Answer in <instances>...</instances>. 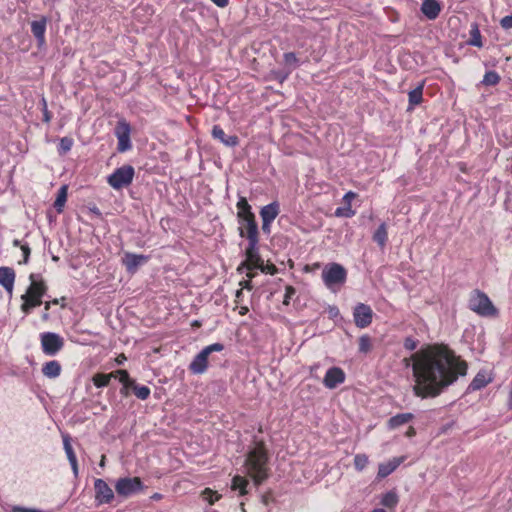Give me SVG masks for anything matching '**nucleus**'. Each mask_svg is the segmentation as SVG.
Masks as SVG:
<instances>
[{"instance_id": "nucleus-1", "label": "nucleus", "mask_w": 512, "mask_h": 512, "mask_svg": "<svg viewBox=\"0 0 512 512\" xmlns=\"http://www.w3.org/2000/svg\"><path fill=\"white\" fill-rule=\"evenodd\" d=\"M412 364L415 385L413 392L417 397L434 398L457 381L459 376L467 374V363L460 360L446 346H429L426 349L405 358L406 367Z\"/></svg>"}, {"instance_id": "nucleus-2", "label": "nucleus", "mask_w": 512, "mask_h": 512, "mask_svg": "<svg viewBox=\"0 0 512 512\" xmlns=\"http://www.w3.org/2000/svg\"><path fill=\"white\" fill-rule=\"evenodd\" d=\"M268 454L263 442H258L246 457L245 467L256 486L261 485L268 478Z\"/></svg>"}, {"instance_id": "nucleus-3", "label": "nucleus", "mask_w": 512, "mask_h": 512, "mask_svg": "<svg viewBox=\"0 0 512 512\" xmlns=\"http://www.w3.org/2000/svg\"><path fill=\"white\" fill-rule=\"evenodd\" d=\"M468 307L481 316H494L497 314V309L489 297L478 289L471 293Z\"/></svg>"}, {"instance_id": "nucleus-4", "label": "nucleus", "mask_w": 512, "mask_h": 512, "mask_svg": "<svg viewBox=\"0 0 512 512\" xmlns=\"http://www.w3.org/2000/svg\"><path fill=\"white\" fill-rule=\"evenodd\" d=\"M322 279L327 288L341 286L347 279L346 269L338 263L327 264L322 271Z\"/></svg>"}, {"instance_id": "nucleus-5", "label": "nucleus", "mask_w": 512, "mask_h": 512, "mask_svg": "<svg viewBox=\"0 0 512 512\" xmlns=\"http://www.w3.org/2000/svg\"><path fill=\"white\" fill-rule=\"evenodd\" d=\"M224 345L221 343H213L203 348L192 360L189 370L193 374H203L208 367V357L213 352H221Z\"/></svg>"}, {"instance_id": "nucleus-6", "label": "nucleus", "mask_w": 512, "mask_h": 512, "mask_svg": "<svg viewBox=\"0 0 512 512\" xmlns=\"http://www.w3.org/2000/svg\"><path fill=\"white\" fill-rule=\"evenodd\" d=\"M135 170L131 165H123L117 168L111 175L108 176V184L115 190L128 187L134 178Z\"/></svg>"}, {"instance_id": "nucleus-7", "label": "nucleus", "mask_w": 512, "mask_h": 512, "mask_svg": "<svg viewBox=\"0 0 512 512\" xmlns=\"http://www.w3.org/2000/svg\"><path fill=\"white\" fill-rule=\"evenodd\" d=\"M144 489V484L139 477L119 478L115 483V491L118 496L128 498Z\"/></svg>"}, {"instance_id": "nucleus-8", "label": "nucleus", "mask_w": 512, "mask_h": 512, "mask_svg": "<svg viewBox=\"0 0 512 512\" xmlns=\"http://www.w3.org/2000/svg\"><path fill=\"white\" fill-rule=\"evenodd\" d=\"M42 351L49 356L56 355L64 346L63 338L57 333L44 332L41 334Z\"/></svg>"}, {"instance_id": "nucleus-9", "label": "nucleus", "mask_w": 512, "mask_h": 512, "mask_svg": "<svg viewBox=\"0 0 512 512\" xmlns=\"http://www.w3.org/2000/svg\"><path fill=\"white\" fill-rule=\"evenodd\" d=\"M239 224V235L241 237H246L248 242H259L258 225L254 214L239 219Z\"/></svg>"}, {"instance_id": "nucleus-10", "label": "nucleus", "mask_w": 512, "mask_h": 512, "mask_svg": "<svg viewBox=\"0 0 512 512\" xmlns=\"http://www.w3.org/2000/svg\"><path fill=\"white\" fill-rule=\"evenodd\" d=\"M130 133V124L125 119L119 120L115 127V136L118 139L117 150L119 152H125L131 149L132 145L130 140Z\"/></svg>"}, {"instance_id": "nucleus-11", "label": "nucleus", "mask_w": 512, "mask_h": 512, "mask_svg": "<svg viewBox=\"0 0 512 512\" xmlns=\"http://www.w3.org/2000/svg\"><path fill=\"white\" fill-rule=\"evenodd\" d=\"M95 501L98 505L110 504L114 499V492L103 479L94 482Z\"/></svg>"}, {"instance_id": "nucleus-12", "label": "nucleus", "mask_w": 512, "mask_h": 512, "mask_svg": "<svg viewBox=\"0 0 512 512\" xmlns=\"http://www.w3.org/2000/svg\"><path fill=\"white\" fill-rule=\"evenodd\" d=\"M355 325L359 328H365L372 322L373 311L370 306L359 303L353 311Z\"/></svg>"}, {"instance_id": "nucleus-13", "label": "nucleus", "mask_w": 512, "mask_h": 512, "mask_svg": "<svg viewBox=\"0 0 512 512\" xmlns=\"http://www.w3.org/2000/svg\"><path fill=\"white\" fill-rule=\"evenodd\" d=\"M30 285L25 294H29L32 297L42 299L47 292V285L42 279L40 274H30L29 276Z\"/></svg>"}, {"instance_id": "nucleus-14", "label": "nucleus", "mask_w": 512, "mask_h": 512, "mask_svg": "<svg viewBox=\"0 0 512 512\" xmlns=\"http://www.w3.org/2000/svg\"><path fill=\"white\" fill-rule=\"evenodd\" d=\"M246 261L248 262V269H263V261L259 255L258 242H248V246L245 249Z\"/></svg>"}, {"instance_id": "nucleus-15", "label": "nucleus", "mask_w": 512, "mask_h": 512, "mask_svg": "<svg viewBox=\"0 0 512 512\" xmlns=\"http://www.w3.org/2000/svg\"><path fill=\"white\" fill-rule=\"evenodd\" d=\"M149 257L142 254L126 252L122 258V263L130 274H134L140 266L148 261Z\"/></svg>"}, {"instance_id": "nucleus-16", "label": "nucleus", "mask_w": 512, "mask_h": 512, "mask_svg": "<svg viewBox=\"0 0 512 512\" xmlns=\"http://www.w3.org/2000/svg\"><path fill=\"white\" fill-rule=\"evenodd\" d=\"M345 381V373L339 367H331L327 370L323 384L328 389H334Z\"/></svg>"}, {"instance_id": "nucleus-17", "label": "nucleus", "mask_w": 512, "mask_h": 512, "mask_svg": "<svg viewBox=\"0 0 512 512\" xmlns=\"http://www.w3.org/2000/svg\"><path fill=\"white\" fill-rule=\"evenodd\" d=\"M211 135L215 140H218L227 147H235L239 144V138L236 135H226L224 130L219 125L212 127Z\"/></svg>"}, {"instance_id": "nucleus-18", "label": "nucleus", "mask_w": 512, "mask_h": 512, "mask_svg": "<svg viewBox=\"0 0 512 512\" xmlns=\"http://www.w3.org/2000/svg\"><path fill=\"white\" fill-rule=\"evenodd\" d=\"M46 26H47V18L42 16L39 20H35L31 22V32L33 36L37 40L38 47H42L46 40H45V32H46Z\"/></svg>"}, {"instance_id": "nucleus-19", "label": "nucleus", "mask_w": 512, "mask_h": 512, "mask_svg": "<svg viewBox=\"0 0 512 512\" xmlns=\"http://www.w3.org/2000/svg\"><path fill=\"white\" fill-rule=\"evenodd\" d=\"M15 271L10 267H0V285L7 291L9 295H12L14 282H15Z\"/></svg>"}, {"instance_id": "nucleus-20", "label": "nucleus", "mask_w": 512, "mask_h": 512, "mask_svg": "<svg viewBox=\"0 0 512 512\" xmlns=\"http://www.w3.org/2000/svg\"><path fill=\"white\" fill-rule=\"evenodd\" d=\"M420 10L427 19L435 20L441 12V4L437 0H423Z\"/></svg>"}, {"instance_id": "nucleus-21", "label": "nucleus", "mask_w": 512, "mask_h": 512, "mask_svg": "<svg viewBox=\"0 0 512 512\" xmlns=\"http://www.w3.org/2000/svg\"><path fill=\"white\" fill-rule=\"evenodd\" d=\"M403 457H396L392 460L388 461L387 463H381L379 464L378 468V478H385L388 475H390L392 472H394L397 467L403 462Z\"/></svg>"}, {"instance_id": "nucleus-22", "label": "nucleus", "mask_w": 512, "mask_h": 512, "mask_svg": "<svg viewBox=\"0 0 512 512\" xmlns=\"http://www.w3.org/2000/svg\"><path fill=\"white\" fill-rule=\"evenodd\" d=\"M280 213V206L277 201H274L268 205H265L260 210V216L262 220L273 222Z\"/></svg>"}, {"instance_id": "nucleus-23", "label": "nucleus", "mask_w": 512, "mask_h": 512, "mask_svg": "<svg viewBox=\"0 0 512 512\" xmlns=\"http://www.w3.org/2000/svg\"><path fill=\"white\" fill-rule=\"evenodd\" d=\"M414 418L412 413H401L391 417L388 421V426L391 429L398 428L406 423H409Z\"/></svg>"}, {"instance_id": "nucleus-24", "label": "nucleus", "mask_w": 512, "mask_h": 512, "mask_svg": "<svg viewBox=\"0 0 512 512\" xmlns=\"http://www.w3.org/2000/svg\"><path fill=\"white\" fill-rule=\"evenodd\" d=\"M42 373L48 378H56L61 373V365L58 361H49L43 365Z\"/></svg>"}, {"instance_id": "nucleus-25", "label": "nucleus", "mask_w": 512, "mask_h": 512, "mask_svg": "<svg viewBox=\"0 0 512 512\" xmlns=\"http://www.w3.org/2000/svg\"><path fill=\"white\" fill-rule=\"evenodd\" d=\"M21 299L23 301L21 305V310L25 314H29L33 308L38 307L42 304V299L32 297L29 294H23L21 296Z\"/></svg>"}, {"instance_id": "nucleus-26", "label": "nucleus", "mask_w": 512, "mask_h": 512, "mask_svg": "<svg viewBox=\"0 0 512 512\" xmlns=\"http://www.w3.org/2000/svg\"><path fill=\"white\" fill-rule=\"evenodd\" d=\"M67 194H68V186L62 185L57 192V197L54 202V208L56 209V211L58 213H61L64 209L65 203L67 201Z\"/></svg>"}, {"instance_id": "nucleus-27", "label": "nucleus", "mask_w": 512, "mask_h": 512, "mask_svg": "<svg viewBox=\"0 0 512 512\" xmlns=\"http://www.w3.org/2000/svg\"><path fill=\"white\" fill-rule=\"evenodd\" d=\"M490 382V379L486 377L485 373L479 372L471 381L469 384L468 390L470 391H477L482 388H484L488 383Z\"/></svg>"}, {"instance_id": "nucleus-28", "label": "nucleus", "mask_w": 512, "mask_h": 512, "mask_svg": "<svg viewBox=\"0 0 512 512\" xmlns=\"http://www.w3.org/2000/svg\"><path fill=\"white\" fill-rule=\"evenodd\" d=\"M470 39L467 44L481 48L483 46L482 36L477 23H472L470 28Z\"/></svg>"}, {"instance_id": "nucleus-29", "label": "nucleus", "mask_w": 512, "mask_h": 512, "mask_svg": "<svg viewBox=\"0 0 512 512\" xmlns=\"http://www.w3.org/2000/svg\"><path fill=\"white\" fill-rule=\"evenodd\" d=\"M388 239L387 226L382 223L374 232L373 240L380 246L384 247Z\"/></svg>"}, {"instance_id": "nucleus-30", "label": "nucleus", "mask_w": 512, "mask_h": 512, "mask_svg": "<svg viewBox=\"0 0 512 512\" xmlns=\"http://www.w3.org/2000/svg\"><path fill=\"white\" fill-rule=\"evenodd\" d=\"M114 373L115 378L119 376V381L123 384L121 393L127 395V389L134 383V380L130 378L126 370H117Z\"/></svg>"}, {"instance_id": "nucleus-31", "label": "nucleus", "mask_w": 512, "mask_h": 512, "mask_svg": "<svg viewBox=\"0 0 512 512\" xmlns=\"http://www.w3.org/2000/svg\"><path fill=\"white\" fill-rule=\"evenodd\" d=\"M111 378H115V373L111 372L109 374L97 373L93 376L92 381L94 385L98 388L106 387Z\"/></svg>"}, {"instance_id": "nucleus-32", "label": "nucleus", "mask_w": 512, "mask_h": 512, "mask_svg": "<svg viewBox=\"0 0 512 512\" xmlns=\"http://www.w3.org/2000/svg\"><path fill=\"white\" fill-rule=\"evenodd\" d=\"M237 208H238V220L248 217L249 214H253L251 211V206L247 202L245 197H240V199L237 202Z\"/></svg>"}, {"instance_id": "nucleus-33", "label": "nucleus", "mask_w": 512, "mask_h": 512, "mask_svg": "<svg viewBox=\"0 0 512 512\" xmlns=\"http://www.w3.org/2000/svg\"><path fill=\"white\" fill-rule=\"evenodd\" d=\"M248 485V481L239 475H236L232 479V490H239L240 495H245L247 493L246 487Z\"/></svg>"}, {"instance_id": "nucleus-34", "label": "nucleus", "mask_w": 512, "mask_h": 512, "mask_svg": "<svg viewBox=\"0 0 512 512\" xmlns=\"http://www.w3.org/2000/svg\"><path fill=\"white\" fill-rule=\"evenodd\" d=\"M398 495L394 491L385 493L381 499V504L387 508H394L398 504Z\"/></svg>"}, {"instance_id": "nucleus-35", "label": "nucleus", "mask_w": 512, "mask_h": 512, "mask_svg": "<svg viewBox=\"0 0 512 512\" xmlns=\"http://www.w3.org/2000/svg\"><path fill=\"white\" fill-rule=\"evenodd\" d=\"M501 80L500 75L495 71H488L485 73L481 84L484 86H495L497 85Z\"/></svg>"}, {"instance_id": "nucleus-36", "label": "nucleus", "mask_w": 512, "mask_h": 512, "mask_svg": "<svg viewBox=\"0 0 512 512\" xmlns=\"http://www.w3.org/2000/svg\"><path fill=\"white\" fill-rule=\"evenodd\" d=\"M422 95H423V87L422 86H418L417 88L411 90L408 95L410 107L420 104L422 101Z\"/></svg>"}, {"instance_id": "nucleus-37", "label": "nucleus", "mask_w": 512, "mask_h": 512, "mask_svg": "<svg viewBox=\"0 0 512 512\" xmlns=\"http://www.w3.org/2000/svg\"><path fill=\"white\" fill-rule=\"evenodd\" d=\"M133 389L134 394L141 400H146L150 395V389L144 385H138L135 382L130 386Z\"/></svg>"}, {"instance_id": "nucleus-38", "label": "nucleus", "mask_w": 512, "mask_h": 512, "mask_svg": "<svg viewBox=\"0 0 512 512\" xmlns=\"http://www.w3.org/2000/svg\"><path fill=\"white\" fill-rule=\"evenodd\" d=\"M372 350V339L369 335L365 334L359 338V352L367 354Z\"/></svg>"}, {"instance_id": "nucleus-39", "label": "nucleus", "mask_w": 512, "mask_h": 512, "mask_svg": "<svg viewBox=\"0 0 512 512\" xmlns=\"http://www.w3.org/2000/svg\"><path fill=\"white\" fill-rule=\"evenodd\" d=\"M368 457L365 454H357L354 457V466L358 471H362L368 464Z\"/></svg>"}, {"instance_id": "nucleus-40", "label": "nucleus", "mask_w": 512, "mask_h": 512, "mask_svg": "<svg viewBox=\"0 0 512 512\" xmlns=\"http://www.w3.org/2000/svg\"><path fill=\"white\" fill-rule=\"evenodd\" d=\"M72 146H73L72 138L63 137L60 140V143H59V146H58V151H59L60 154H65V153H67L68 151L71 150Z\"/></svg>"}, {"instance_id": "nucleus-41", "label": "nucleus", "mask_w": 512, "mask_h": 512, "mask_svg": "<svg viewBox=\"0 0 512 512\" xmlns=\"http://www.w3.org/2000/svg\"><path fill=\"white\" fill-rule=\"evenodd\" d=\"M285 65L295 68L298 66V59L293 52L285 53L284 56Z\"/></svg>"}, {"instance_id": "nucleus-42", "label": "nucleus", "mask_w": 512, "mask_h": 512, "mask_svg": "<svg viewBox=\"0 0 512 512\" xmlns=\"http://www.w3.org/2000/svg\"><path fill=\"white\" fill-rule=\"evenodd\" d=\"M63 443H64V449H65V452H66L69 462L76 460L77 458H76L73 448L69 442V438L64 437Z\"/></svg>"}, {"instance_id": "nucleus-43", "label": "nucleus", "mask_w": 512, "mask_h": 512, "mask_svg": "<svg viewBox=\"0 0 512 512\" xmlns=\"http://www.w3.org/2000/svg\"><path fill=\"white\" fill-rule=\"evenodd\" d=\"M355 214V212L351 209L350 205H347L346 207H338L335 210V215L337 217H352Z\"/></svg>"}, {"instance_id": "nucleus-44", "label": "nucleus", "mask_w": 512, "mask_h": 512, "mask_svg": "<svg viewBox=\"0 0 512 512\" xmlns=\"http://www.w3.org/2000/svg\"><path fill=\"white\" fill-rule=\"evenodd\" d=\"M202 494L204 499L207 500L211 505L220 498L217 492L212 491L210 488H206Z\"/></svg>"}, {"instance_id": "nucleus-45", "label": "nucleus", "mask_w": 512, "mask_h": 512, "mask_svg": "<svg viewBox=\"0 0 512 512\" xmlns=\"http://www.w3.org/2000/svg\"><path fill=\"white\" fill-rule=\"evenodd\" d=\"M42 105V113H43V121L46 123H49L52 119V115L50 111L48 110L46 99L43 97L41 100Z\"/></svg>"}, {"instance_id": "nucleus-46", "label": "nucleus", "mask_w": 512, "mask_h": 512, "mask_svg": "<svg viewBox=\"0 0 512 512\" xmlns=\"http://www.w3.org/2000/svg\"><path fill=\"white\" fill-rule=\"evenodd\" d=\"M418 343L419 341L412 338V337H406L405 340H404V348L409 350V351H413L417 348L418 346Z\"/></svg>"}, {"instance_id": "nucleus-47", "label": "nucleus", "mask_w": 512, "mask_h": 512, "mask_svg": "<svg viewBox=\"0 0 512 512\" xmlns=\"http://www.w3.org/2000/svg\"><path fill=\"white\" fill-rule=\"evenodd\" d=\"M295 293L296 289L293 286H287L285 289L283 304L289 305L290 299L295 295Z\"/></svg>"}, {"instance_id": "nucleus-48", "label": "nucleus", "mask_w": 512, "mask_h": 512, "mask_svg": "<svg viewBox=\"0 0 512 512\" xmlns=\"http://www.w3.org/2000/svg\"><path fill=\"white\" fill-rule=\"evenodd\" d=\"M21 250L23 252V261H19V264H21V263L27 264L29 261L30 254H31V249L27 244H25V245L21 246Z\"/></svg>"}, {"instance_id": "nucleus-49", "label": "nucleus", "mask_w": 512, "mask_h": 512, "mask_svg": "<svg viewBox=\"0 0 512 512\" xmlns=\"http://www.w3.org/2000/svg\"><path fill=\"white\" fill-rule=\"evenodd\" d=\"M500 25L505 30L511 29L512 28V15L503 17L500 21Z\"/></svg>"}, {"instance_id": "nucleus-50", "label": "nucleus", "mask_w": 512, "mask_h": 512, "mask_svg": "<svg viewBox=\"0 0 512 512\" xmlns=\"http://www.w3.org/2000/svg\"><path fill=\"white\" fill-rule=\"evenodd\" d=\"M12 511L13 512H44L42 510L33 509V508H25V507H20V506H14L12 508Z\"/></svg>"}, {"instance_id": "nucleus-51", "label": "nucleus", "mask_w": 512, "mask_h": 512, "mask_svg": "<svg viewBox=\"0 0 512 512\" xmlns=\"http://www.w3.org/2000/svg\"><path fill=\"white\" fill-rule=\"evenodd\" d=\"M289 72L283 73V72H275V77L277 80H279L280 83H282L289 75Z\"/></svg>"}, {"instance_id": "nucleus-52", "label": "nucleus", "mask_w": 512, "mask_h": 512, "mask_svg": "<svg viewBox=\"0 0 512 512\" xmlns=\"http://www.w3.org/2000/svg\"><path fill=\"white\" fill-rule=\"evenodd\" d=\"M355 197H356V194H355V193H353V192H351V191H349V192H347V193L344 195L343 200H344L345 202H347V204H348V205H350V201H351V199H353V198H355Z\"/></svg>"}, {"instance_id": "nucleus-53", "label": "nucleus", "mask_w": 512, "mask_h": 512, "mask_svg": "<svg viewBox=\"0 0 512 512\" xmlns=\"http://www.w3.org/2000/svg\"><path fill=\"white\" fill-rule=\"evenodd\" d=\"M272 222L262 220V230L264 233L269 234L270 233V225Z\"/></svg>"}, {"instance_id": "nucleus-54", "label": "nucleus", "mask_w": 512, "mask_h": 512, "mask_svg": "<svg viewBox=\"0 0 512 512\" xmlns=\"http://www.w3.org/2000/svg\"><path fill=\"white\" fill-rule=\"evenodd\" d=\"M215 5L220 8H224L228 5L229 0H211Z\"/></svg>"}, {"instance_id": "nucleus-55", "label": "nucleus", "mask_w": 512, "mask_h": 512, "mask_svg": "<svg viewBox=\"0 0 512 512\" xmlns=\"http://www.w3.org/2000/svg\"><path fill=\"white\" fill-rule=\"evenodd\" d=\"M69 463H70V465H71V467H72V470H73L74 475L77 477V475H78V463H77V459H76V460H74V461H71V462H69Z\"/></svg>"}, {"instance_id": "nucleus-56", "label": "nucleus", "mask_w": 512, "mask_h": 512, "mask_svg": "<svg viewBox=\"0 0 512 512\" xmlns=\"http://www.w3.org/2000/svg\"><path fill=\"white\" fill-rule=\"evenodd\" d=\"M240 284L243 286V288H246L248 290L252 289V284L250 281H244V282H241Z\"/></svg>"}, {"instance_id": "nucleus-57", "label": "nucleus", "mask_w": 512, "mask_h": 512, "mask_svg": "<svg viewBox=\"0 0 512 512\" xmlns=\"http://www.w3.org/2000/svg\"><path fill=\"white\" fill-rule=\"evenodd\" d=\"M126 360V357L124 356V354H121L118 358H117V363L119 365L123 364L124 361Z\"/></svg>"}, {"instance_id": "nucleus-58", "label": "nucleus", "mask_w": 512, "mask_h": 512, "mask_svg": "<svg viewBox=\"0 0 512 512\" xmlns=\"http://www.w3.org/2000/svg\"><path fill=\"white\" fill-rule=\"evenodd\" d=\"M415 429L413 427H409L408 431H407V436L408 437H412L415 435Z\"/></svg>"}, {"instance_id": "nucleus-59", "label": "nucleus", "mask_w": 512, "mask_h": 512, "mask_svg": "<svg viewBox=\"0 0 512 512\" xmlns=\"http://www.w3.org/2000/svg\"><path fill=\"white\" fill-rule=\"evenodd\" d=\"M151 499L153 500H161L162 499V495L160 493H154L152 496H151Z\"/></svg>"}, {"instance_id": "nucleus-60", "label": "nucleus", "mask_w": 512, "mask_h": 512, "mask_svg": "<svg viewBox=\"0 0 512 512\" xmlns=\"http://www.w3.org/2000/svg\"><path fill=\"white\" fill-rule=\"evenodd\" d=\"M13 246H15V247L20 246L21 247L22 245H21L20 240H18V239L13 240Z\"/></svg>"}, {"instance_id": "nucleus-61", "label": "nucleus", "mask_w": 512, "mask_h": 512, "mask_svg": "<svg viewBox=\"0 0 512 512\" xmlns=\"http://www.w3.org/2000/svg\"><path fill=\"white\" fill-rule=\"evenodd\" d=\"M50 305H51V302H46L45 303V311H48L50 309Z\"/></svg>"}, {"instance_id": "nucleus-62", "label": "nucleus", "mask_w": 512, "mask_h": 512, "mask_svg": "<svg viewBox=\"0 0 512 512\" xmlns=\"http://www.w3.org/2000/svg\"><path fill=\"white\" fill-rule=\"evenodd\" d=\"M371 512H386V511L382 508H376V509L372 510Z\"/></svg>"}, {"instance_id": "nucleus-63", "label": "nucleus", "mask_w": 512, "mask_h": 512, "mask_svg": "<svg viewBox=\"0 0 512 512\" xmlns=\"http://www.w3.org/2000/svg\"><path fill=\"white\" fill-rule=\"evenodd\" d=\"M105 465V456L103 455L102 458H101V461H100V466H104Z\"/></svg>"}, {"instance_id": "nucleus-64", "label": "nucleus", "mask_w": 512, "mask_h": 512, "mask_svg": "<svg viewBox=\"0 0 512 512\" xmlns=\"http://www.w3.org/2000/svg\"><path fill=\"white\" fill-rule=\"evenodd\" d=\"M509 405L512 407V391H511L510 396H509Z\"/></svg>"}]
</instances>
